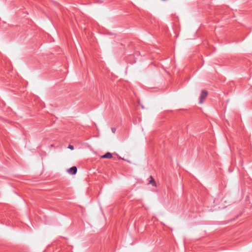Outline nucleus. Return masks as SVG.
<instances>
[{"label": "nucleus", "instance_id": "1", "mask_svg": "<svg viewBox=\"0 0 252 252\" xmlns=\"http://www.w3.org/2000/svg\"><path fill=\"white\" fill-rule=\"evenodd\" d=\"M208 95V92L206 91H202L200 94L199 103L201 104L203 102V101L206 98Z\"/></svg>", "mask_w": 252, "mask_h": 252}, {"label": "nucleus", "instance_id": "2", "mask_svg": "<svg viewBox=\"0 0 252 252\" xmlns=\"http://www.w3.org/2000/svg\"><path fill=\"white\" fill-rule=\"evenodd\" d=\"M77 168L76 166H73L67 169V172L71 175H74L76 173Z\"/></svg>", "mask_w": 252, "mask_h": 252}, {"label": "nucleus", "instance_id": "3", "mask_svg": "<svg viewBox=\"0 0 252 252\" xmlns=\"http://www.w3.org/2000/svg\"><path fill=\"white\" fill-rule=\"evenodd\" d=\"M112 157V155L110 153H107L101 157V158H111Z\"/></svg>", "mask_w": 252, "mask_h": 252}, {"label": "nucleus", "instance_id": "4", "mask_svg": "<svg viewBox=\"0 0 252 252\" xmlns=\"http://www.w3.org/2000/svg\"><path fill=\"white\" fill-rule=\"evenodd\" d=\"M150 180L149 181V184H151L153 185V186H156V183L155 181V180L154 179V178L152 177V176H150Z\"/></svg>", "mask_w": 252, "mask_h": 252}, {"label": "nucleus", "instance_id": "5", "mask_svg": "<svg viewBox=\"0 0 252 252\" xmlns=\"http://www.w3.org/2000/svg\"><path fill=\"white\" fill-rule=\"evenodd\" d=\"M68 148L70 149V150H73L74 149V147L72 145H69L68 147Z\"/></svg>", "mask_w": 252, "mask_h": 252}, {"label": "nucleus", "instance_id": "6", "mask_svg": "<svg viewBox=\"0 0 252 252\" xmlns=\"http://www.w3.org/2000/svg\"><path fill=\"white\" fill-rule=\"evenodd\" d=\"M112 130L113 132H115V129L114 128H112Z\"/></svg>", "mask_w": 252, "mask_h": 252}]
</instances>
